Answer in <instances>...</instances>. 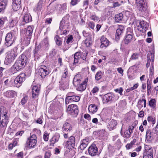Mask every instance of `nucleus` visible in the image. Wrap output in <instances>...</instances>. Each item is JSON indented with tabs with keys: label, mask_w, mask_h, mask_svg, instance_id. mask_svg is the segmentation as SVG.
Returning a JSON list of instances; mask_svg holds the SVG:
<instances>
[{
	"label": "nucleus",
	"mask_w": 158,
	"mask_h": 158,
	"mask_svg": "<svg viewBox=\"0 0 158 158\" xmlns=\"http://www.w3.org/2000/svg\"><path fill=\"white\" fill-rule=\"evenodd\" d=\"M28 61L27 57L24 54L20 56L16 61L13 65L14 69L18 71L26 65Z\"/></svg>",
	"instance_id": "1"
},
{
	"label": "nucleus",
	"mask_w": 158,
	"mask_h": 158,
	"mask_svg": "<svg viewBox=\"0 0 158 158\" xmlns=\"http://www.w3.org/2000/svg\"><path fill=\"white\" fill-rule=\"evenodd\" d=\"M3 107L0 108V127H6L8 122V116L7 112Z\"/></svg>",
	"instance_id": "2"
},
{
	"label": "nucleus",
	"mask_w": 158,
	"mask_h": 158,
	"mask_svg": "<svg viewBox=\"0 0 158 158\" xmlns=\"http://www.w3.org/2000/svg\"><path fill=\"white\" fill-rule=\"evenodd\" d=\"M66 111L68 114L73 117H76L79 112L77 106L74 104L69 105L66 109Z\"/></svg>",
	"instance_id": "3"
},
{
	"label": "nucleus",
	"mask_w": 158,
	"mask_h": 158,
	"mask_svg": "<svg viewBox=\"0 0 158 158\" xmlns=\"http://www.w3.org/2000/svg\"><path fill=\"white\" fill-rule=\"evenodd\" d=\"M115 95L112 93H108L102 96V98L103 103L106 104L108 103H112L114 101L117 100L119 98L118 96L116 98H114Z\"/></svg>",
	"instance_id": "4"
},
{
	"label": "nucleus",
	"mask_w": 158,
	"mask_h": 158,
	"mask_svg": "<svg viewBox=\"0 0 158 158\" xmlns=\"http://www.w3.org/2000/svg\"><path fill=\"white\" fill-rule=\"evenodd\" d=\"M26 75L24 73L20 74L18 76L14 81V85L17 87H19L21 85L22 83L26 79Z\"/></svg>",
	"instance_id": "5"
},
{
	"label": "nucleus",
	"mask_w": 158,
	"mask_h": 158,
	"mask_svg": "<svg viewBox=\"0 0 158 158\" xmlns=\"http://www.w3.org/2000/svg\"><path fill=\"white\" fill-rule=\"evenodd\" d=\"M146 0H136L137 7L141 12L145 11L147 9V6L145 1Z\"/></svg>",
	"instance_id": "6"
},
{
	"label": "nucleus",
	"mask_w": 158,
	"mask_h": 158,
	"mask_svg": "<svg viewBox=\"0 0 158 158\" xmlns=\"http://www.w3.org/2000/svg\"><path fill=\"white\" fill-rule=\"evenodd\" d=\"M88 153L92 157L98 156L100 152L98 151V149L96 146L94 144H92L88 148Z\"/></svg>",
	"instance_id": "7"
},
{
	"label": "nucleus",
	"mask_w": 158,
	"mask_h": 158,
	"mask_svg": "<svg viewBox=\"0 0 158 158\" xmlns=\"http://www.w3.org/2000/svg\"><path fill=\"white\" fill-rule=\"evenodd\" d=\"M37 137L35 135H32L30 137L28 138L27 141V146L30 148H33L37 143Z\"/></svg>",
	"instance_id": "8"
},
{
	"label": "nucleus",
	"mask_w": 158,
	"mask_h": 158,
	"mask_svg": "<svg viewBox=\"0 0 158 158\" xmlns=\"http://www.w3.org/2000/svg\"><path fill=\"white\" fill-rule=\"evenodd\" d=\"M50 73V71L45 66L42 65L39 69L38 74L42 78H44Z\"/></svg>",
	"instance_id": "9"
},
{
	"label": "nucleus",
	"mask_w": 158,
	"mask_h": 158,
	"mask_svg": "<svg viewBox=\"0 0 158 158\" xmlns=\"http://www.w3.org/2000/svg\"><path fill=\"white\" fill-rule=\"evenodd\" d=\"M148 24L146 21L142 20L140 21L139 25L138 26L137 28L139 31L144 33L147 30V28H148Z\"/></svg>",
	"instance_id": "10"
},
{
	"label": "nucleus",
	"mask_w": 158,
	"mask_h": 158,
	"mask_svg": "<svg viewBox=\"0 0 158 158\" xmlns=\"http://www.w3.org/2000/svg\"><path fill=\"white\" fill-rule=\"evenodd\" d=\"M75 139L73 136H71L68 140L66 142L65 147L67 149L70 148L71 147L74 148L75 144Z\"/></svg>",
	"instance_id": "11"
},
{
	"label": "nucleus",
	"mask_w": 158,
	"mask_h": 158,
	"mask_svg": "<svg viewBox=\"0 0 158 158\" xmlns=\"http://www.w3.org/2000/svg\"><path fill=\"white\" fill-rule=\"evenodd\" d=\"M12 36L10 34L7 33L5 38V44L7 47L11 46L14 43V40Z\"/></svg>",
	"instance_id": "12"
},
{
	"label": "nucleus",
	"mask_w": 158,
	"mask_h": 158,
	"mask_svg": "<svg viewBox=\"0 0 158 158\" xmlns=\"http://www.w3.org/2000/svg\"><path fill=\"white\" fill-rule=\"evenodd\" d=\"M59 83H60L59 88L60 90H64L69 88V81L63 80H61Z\"/></svg>",
	"instance_id": "13"
},
{
	"label": "nucleus",
	"mask_w": 158,
	"mask_h": 158,
	"mask_svg": "<svg viewBox=\"0 0 158 158\" xmlns=\"http://www.w3.org/2000/svg\"><path fill=\"white\" fill-rule=\"evenodd\" d=\"M40 92V88L38 86L35 85L32 88V98H37L38 97Z\"/></svg>",
	"instance_id": "14"
},
{
	"label": "nucleus",
	"mask_w": 158,
	"mask_h": 158,
	"mask_svg": "<svg viewBox=\"0 0 158 158\" xmlns=\"http://www.w3.org/2000/svg\"><path fill=\"white\" fill-rule=\"evenodd\" d=\"M88 81V79H85L82 82L78 85L77 88V90L80 91H84L86 88V84Z\"/></svg>",
	"instance_id": "15"
},
{
	"label": "nucleus",
	"mask_w": 158,
	"mask_h": 158,
	"mask_svg": "<svg viewBox=\"0 0 158 158\" xmlns=\"http://www.w3.org/2000/svg\"><path fill=\"white\" fill-rule=\"evenodd\" d=\"M72 129L71 125L69 123L65 122L62 127L63 132H67L68 133L70 132Z\"/></svg>",
	"instance_id": "16"
},
{
	"label": "nucleus",
	"mask_w": 158,
	"mask_h": 158,
	"mask_svg": "<svg viewBox=\"0 0 158 158\" xmlns=\"http://www.w3.org/2000/svg\"><path fill=\"white\" fill-rule=\"evenodd\" d=\"M100 40L101 42L100 47L101 48H106L109 45V41L104 36L102 37Z\"/></svg>",
	"instance_id": "17"
},
{
	"label": "nucleus",
	"mask_w": 158,
	"mask_h": 158,
	"mask_svg": "<svg viewBox=\"0 0 158 158\" xmlns=\"http://www.w3.org/2000/svg\"><path fill=\"white\" fill-rule=\"evenodd\" d=\"M18 48L17 47H15L13 49L8 52L7 54L15 59L18 54Z\"/></svg>",
	"instance_id": "18"
},
{
	"label": "nucleus",
	"mask_w": 158,
	"mask_h": 158,
	"mask_svg": "<svg viewBox=\"0 0 158 158\" xmlns=\"http://www.w3.org/2000/svg\"><path fill=\"white\" fill-rule=\"evenodd\" d=\"M117 124L116 121L112 119L108 123L107 127L109 130L111 131L114 129Z\"/></svg>",
	"instance_id": "19"
},
{
	"label": "nucleus",
	"mask_w": 158,
	"mask_h": 158,
	"mask_svg": "<svg viewBox=\"0 0 158 158\" xmlns=\"http://www.w3.org/2000/svg\"><path fill=\"white\" fill-rule=\"evenodd\" d=\"M43 2V0H40L34 9V11L38 14L42 10Z\"/></svg>",
	"instance_id": "20"
},
{
	"label": "nucleus",
	"mask_w": 158,
	"mask_h": 158,
	"mask_svg": "<svg viewBox=\"0 0 158 158\" xmlns=\"http://www.w3.org/2000/svg\"><path fill=\"white\" fill-rule=\"evenodd\" d=\"M80 52H77L74 54V61L73 63V65H75L78 63H80L81 62V56L80 55Z\"/></svg>",
	"instance_id": "21"
},
{
	"label": "nucleus",
	"mask_w": 158,
	"mask_h": 158,
	"mask_svg": "<svg viewBox=\"0 0 158 158\" xmlns=\"http://www.w3.org/2000/svg\"><path fill=\"white\" fill-rule=\"evenodd\" d=\"M81 78L80 74H77L74 77L73 81V84L74 86L77 87L78 85L80 84Z\"/></svg>",
	"instance_id": "22"
},
{
	"label": "nucleus",
	"mask_w": 158,
	"mask_h": 158,
	"mask_svg": "<svg viewBox=\"0 0 158 158\" xmlns=\"http://www.w3.org/2000/svg\"><path fill=\"white\" fill-rule=\"evenodd\" d=\"M60 135L58 133L56 134L50 140V146H53L54 144L59 140Z\"/></svg>",
	"instance_id": "23"
},
{
	"label": "nucleus",
	"mask_w": 158,
	"mask_h": 158,
	"mask_svg": "<svg viewBox=\"0 0 158 158\" xmlns=\"http://www.w3.org/2000/svg\"><path fill=\"white\" fill-rule=\"evenodd\" d=\"M81 143L80 148L81 150H83L88 145L89 143V140L88 139H84L81 140Z\"/></svg>",
	"instance_id": "24"
},
{
	"label": "nucleus",
	"mask_w": 158,
	"mask_h": 158,
	"mask_svg": "<svg viewBox=\"0 0 158 158\" xmlns=\"http://www.w3.org/2000/svg\"><path fill=\"white\" fill-rule=\"evenodd\" d=\"M15 60L13 57L7 54L5 58L4 64L6 65H8L12 63Z\"/></svg>",
	"instance_id": "25"
},
{
	"label": "nucleus",
	"mask_w": 158,
	"mask_h": 158,
	"mask_svg": "<svg viewBox=\"0 0 158 158\" xmlns=\"http://www.w3.org/2000/svg\"><path fill=\"white\" fill-rule=\"evenodd\" d=\"M153 132L150 130H147L146 132V139L148 141H151L153 139Z\"/></svg>",
	"instance_id": "26"
},
{
	"label": "nucleus",
	"mask_w": 158,
	"mask_h": 158,
	"mask_svg": "<svg viewBox=\"0 0 158 158\" xmlns=\"http://www.w3.org/2000/svg\"><path fill=\"white\" fill-rule=\"evenodd\" d=\"M144 149V152L149 154L153 156V149L151 146L149 145H146L145 146Z\"/></svg>",
	"instance_id": "27"
},
{
	"label": "nucleus",
	"mask_w": 158,
	"mask_h": 158,
	"mask_svg": "<svg viewBox=\"0 0 158 158\" xmlns=\"http://www.w3.org/2000/svg\"><path fill=\"white\" fill-rule=\"evenodd\" d=\"M98 107L95 104H91L88 107V110L90 112L92 113H95L98 110Z\"/></svg>",
	"instance_id": "28"
},
{
	"label": "nucleus",
	"mask_w": 158,
	"mask_h": 158,
	"mask_svg": "<svg viewBox=\"0 0 158 158\" xmlns=\"http://www.w3.org/2000/svg\"><path fill=\"white\" fill-rule=\"evenodd\" d=\"M69 75L68 74V69L67 68H65L63 73L61 79L63 80H68L69 81Z\"/></svg>",
	"instance_id": "29"
},
{
	"label": "nucleus",
	"mask_w": 158,
	"mask_h": 158,
	"mask_svg": "<svg viewBox=\"0 0 158 158\" xmlns=\"http://www.w3.org/2000/svg\"><path fill=\"white\" fill-rule=\"evenodd\" d=\"M31 38V37L25 35L22 41V44L26 46H27L30 42Z\"/></svg>",
	"instance_id": "30"
},
{
	"label": "nucleus",
	"mask_w": 158,
	"mask_h": 158,
	"mask_svg": "<svg viewBox=\"0 0 158 158\" xmlns=\"http://www.w3.org/2000/svg\"><path fill=\"white\" fill-rule=\"evenodd\" d=\"M113 11L111 10L110 7H107L104 10L103 15L106 17H108L109 16L112 15Z\"/></svg>",
	"instance_id": "31"
},
{
	"label": "nucleus",
	"mask_w": 158,
	"mask_h": 158,
	"mask_svg": "<svg viewBox=\"0 0 158 158\" xmlns=\"http://www.w3.org/2000/svg\"><path fill=\"white\" fill-rule=\"evenodd\" d=\"M123 18V15L122 13L116 14L114 17V21L116 23H119L122 20Z\"/></svg>",
	"instance_id": "32"
},
{
	"label": "nucleus",
	"mask_w": 158,
	"mask_h": 158,
	"mask_svg": "<svg viewBox=\"0 0 158 158\" xmlns=\"http://www.w3.org/2000/svg\"><path fill=\"white\" fill-rule=\"evenodd\" d=\"M32 18L29 14H25L23 18V21L26 23H27L31 21Z\"/></svg>",
	"instance_id": "33"
},
{
	"label": "nucleus",
	"mask_w": 158,
	"mask_h": 158,
	"mask_svg": "<svg viewBox=\"0 0 158 158\" xmlns=\"http://www.w3.org/2000/svg\"><path fill=\"white\" fill-rule=\"evenodd\" d=\"M54 40L56 44L58 46H60L62 43V39L57 35H56L54 37Z\"/></svg>",
	"instance_id": "34"
},
{
	"label": "nucleus",
	"mask_w": 158,
	"mask_h": 158,
	"mask_svg": "<svg viewBox=\"0 0 158 158\" xmlns=\"http://www.w3.org/2000/svg\"><path fill=\"white\" fill-rule=\"evenodd\" d=\"M40 45V47L43 48H47L48 46V41L47 38H45L41 42Z\"/></svg>",
	"instance_id": "35"
},
{
	"label": "nucleus",
	"mask_w": 158,
	"mask_h": 158,
	"mask_svg": "<svg viewBox=\"0 0 158 158\" xmlns=\"http://www.w3.org/2000/svg\"><path fill=\"white\" fill-rule=\"evenodd\" d=\"M33 31V29L30 26L27 27L26 28L25 35L31 37Z\"/></svg>",
	"instance_id": "36"
},
{
	"label": "nucleus",
	"mask_w": 158,
	"mask_h": 158,
	"mask_svg": "<svg viewBox=\"0 0 158 158\" xmlns=\"http://www.w3.org/2000/svg\"><path fill=\"white\" fill-rule=\"evenodd\" d=\"M133 38V36H125V38L124 40V42L126 44H128L132 41Z\"/></svg>",
	"instance_id": "37"
},
{
	"label": "nucleus",
	"mask_w": 158,
	"mask_h": 158,
	"mask_svg": "<svg viewBox=\"0 0 158 158\" xmlns=\"http://www.w3.org/2000/svg\"><path fill=\"white\" fill-rule=\"evenodd\" d=\"M104 73L101 71H98L96 73L95 78L96 81L100 80L102 77Z\"/></svg>",
	"instance_id": "38"
},
{
	"label": "nucleus",
	"mask_w": 158,
	"mask_h": 158,
	"mask_svg": "<svg viewBox=\"0 0 158 158\" xmlns=\"http://www.w3.org/2000/svg\"><path fill=\"white\" fill-rule=\"evenodd\" d=\"M123 32V29H118L116 31L115 34L116 39H119Z\"/></svg>",
	"instance_id": "39"
},
{
	"label": "nucleus",
	"mask_w": 158,
	"mask_h": 158,
	"mask_svg": "<svg viewBox=\"0 0 158 158\" xmlns=\"http://www.w3.org/2000/svg\"><path fill=\"white\" fill-rule=\"evenodd\" d=\"M7 3V0H2L0 2V7L2 8L4 10L6 7Z\"/></svg>",
	"instance_id": "40"
},
{
	"label": "nucleus",
	"mask_w": 158,
	"mask_h": 158,
	"mask_svg": "<svg viewBox=\"0 0 158 158\" xmlns=\"http://www.w3.org/2000/svg\"><path fill=\"white\" fill-rule=\"evenodd\" d=\"M120 133L121 135L124 137L126 138H129L131 136V134L129 133L128 130H126L124 132V135L122 133V128L121 129Z\"/></svg>",
	"instance_id": "41"
},
{
	"label": "nucleus",
	"mask_w": 158,
	"mask_h": 158,
	"mask_svg": "<svg viewBox=\"0 0 158 158\" xmlns=\"http://www.w3.org/2000/svg\"><path fill=\"white\" fill-rule=\"evenodd\" d=\"M133 33L132 29L131 27H128L127 29L126 35L127 36H133Z\"/></svg>",
	"instance_id": "42"
},
{
	"label": "nucleus",
	"mask_w": 158,
	"mask_h": 158,
	"mask_svg": "<svg viewBox=\"0 0 158 158\" xmlns=\"http://www.w3.org/2000/svg\"><path fill=\"white\" fill-rule=\"evenodd\" d=\"M156 102L155 100L154 99H152L149 102L148 105L150 107L154 108L156 106Z\"/></svg>",
	"instance_id": "43"
},
{
	"label": "nucleus",
	"mask_w": 158,
	"mask_h": 158,
	"mask_svg": "<svg viewBox=\"0 0 158 158\" xmlns=\"http://www.w3.org/2000/svg\"><path fill=\"white\" fill-rule=\"evenodd\" d=\"M80 97L77 95L76 94L73 97H72L70 99L72 102H78L80 100Z\"/></svg>",
	"instance_id": "44"
},
{
	"label": "nucleus",
	"mask_w": 158,
	"mask_h": 158,
	"mask_svg": "<svg viewBox=\"0 0 158 158\" xmlns=\"http://www.w3.org/2000/svg\"><path fill=\"white\" fill-rule=\"evenodd\" d=\"M154 75V67L152 65V66L150 68V74L149 78L150 79L152 80V78H153Z\"/></svg>",
	"instance_id": "45"
},
{
	"label": "nucleus",
	"mask_w": 158,
	"mask_h": 158,
	"mask_svg": "<svg viewBox=\"0 0 158 158\" xmlns=\"http://www.w3.org/2000/svg\"><path fill=\"white\" fill-rule=\"evenodd\" d=\"M20 4L19 3H15L14 2H13L12 5L13 9L15 10H17L20 8Z\"/></svg>",
	"instance_id": "46"
},
{
	"label": "nucleus",
	"mask_w": 158,
	"mask_h": 158,
	"mask_svg": "<svg viewBox=\"0 0 158 158\" xmlns=\"http://www.w3.org/2000/svg\"><path fill=\"white\" fill-rule=\"evenodd\" d=\"M87 55V53L86 52L81 53L80 52V55L81 56V59L85 60V61H86V56Z\"/></svg>",
	"instance_id": "47"
},
{
	"label": "nucleus",
	"mask_w": 158,
	"mask_h": 158,
	"mask_svg": "<svg viewBox=\"0 0 158 158\" xmlns=\"http://www.w3.org/2000/svg\"><path fill=\"white\" fill-rule=\"evenodd\" d=\"M89 5V0H85L83 2V8L84 9H86L88 6Z\"/></svg>",
	"instance_id": "48"
},
{
	"label": "nucleus",
	"mask_w": 158,
	"mask_h": 158,
	"mask_svg": "<svg viewBox=\"0 0 158 158\" xmlns=\"http://www.w3.org/2000/svg\"><path fill=\"white\" fill-rule=\"evenodd\" d=\"M17 31L18 29L17 28L15 27L14 28L13 30H11L8 33L9 34H10V35H11L12 36H14L17 34Z\"/></svg>",
	"instance_id": "49"
},
{
	"label": "nucleus",
	"mask_w": 158,
	"mask_h": 158,
	"mask_svg": "<svg viewBox=\"0 0 158 158\" xmlns=\"http://www.w3.org/2000/svg\"><path fill=\"white\" fill-rule=\"evenodd\" d=\"M139 55L138 54L134 53H133L131 56V57L129 61H130L131 60H136L138 58Z\"/></svg>",
	"instance_id": "50"
},
{
	"label": "nucleus",
	"mask_w": 158,
	"mask_h": 158,
	"mask_svg": "<svg viewBox=\"0 0 158 158\" xmlns=\"http://www.w3.org/2000/svg\"><path fill=\"white\" fill-rule=\"evenodd\" d=\"M8 93L9 97L11 98L14 97L16 96V93L14 91H10Z\"/></svg>",
	"instance_id": "51"
},
{
	"label": "nucleus",
	"mask_w": 158,
	"mask_h": 158,
	"mask_svg": "<svg viewBox=\"0 0 158 158\" xmlns=\"http://www.w3.org/2000/svg\"><path fill=\"white\" fill-rule=\"evenodd\" d=\"M85 43L87 47H89L92 44V41L89 39H86L85 41Z\"/></svg>",
	"instance_id": "52"
},
{
	"label": "nucleus",
	"mask_w": 158,
	"mask_h": 158,
	"mask_svg": "<svg viewBox=\"0 0 158 158\" xmlns=\"http://www.w3.org/2000/svg\"><path fill=\"white\" fill-rule=\"evenodd\" d=\"M114 91L116 92L119 94L121 95H123V89L122 87H120L119 88H117L115 89Z\"/></svg>",
	"instance_id": "53"
},
{
	"label": "nucleus",
	"mask_w": 158,
	"mask_h": 158,
	"mask_svg": "<svg viewBox=\"0 0 158 158\" xmlns=\"http://www.w3.org/2000/svg\"><path fill=\"white\" fill-rule=\"evenodd\" d=\"M65 20L62 19L61 22H60V30H62L64 28V26H65Z\"/></svg>",
	"instance_id": "54"
},
{
	"label": "nucleus",
	"mask_w": 158,
	"mask_h": 158,
	"mask_svg": "<svg viewBox=\"0 0 158 158\" xmlns=\"http://www.w3.org/2000/svg\"><path fill=\"white\" fill-rule=\"evenodd\" d=\"M7 19L6 17L0 18V27H2L4 23V22Z\"/></svg>",
	"instance_id": "55"
},
{
	"label": "nucleus",
	"mask_w": 158,
	"mask_h": 158,
	"mask_svg": "<svg viewBox=\"0 0 158 158\" xmlns=\"http://www.w3.org/2000/svg\"><path fill=\"white\" fill-rule=\"evenodd\" d=\"M73 40V35H71L68 37L66 41V43L69 44L70 43H72Z\"/></svg>",
	"instance_id": "56"
},
{
	"label": "nucleus",
	"mask_w": 158,
	"mask_h": 158,
	"mask_svg": "<svg viewBox=\"0 0 158 158\" xmlns=\"http://www.w3.org/2000/svg\"><path fill=\"white\" fill-rule=\"evenodd\" d=\"M28 99V97L27 96H25L23 97L22 99L21 103L22 105H23L24 104L27 102Z\"/></svg>",
	"instance_id": "57"
},
{
	"label": "nucleus",
	"mask_w": 158,
	"mask_h": 158,
	"mask_svg": "<svg viewBox=\"0 0 158 158\" xmlns=\"http://www.w3.org/2000/svg\"><path fill=\"white\" fill-rule=\"evenodd\" d=\"M51 155V152L48 150L45 152L44 156V158H50Z\"/></svg>",
	"instance_id": "58"
},
{
	"label": "nucleus",
	"mask_w": 158,
	"mask_h": 158,
	"mask_svg": "<svg viewBox=\"0 0 158 158\" xmlns=\"http://www.w3.org/2000/svg\"><path fill=\"white\" fill-rule=\"evenodd\" d=\"M40 48L41 47L40 45H39V46H35V49H34V50L33 51V52L35 55H36L37 54L38 52L39 51V50Z\"/></svg>",
	"instance_id": "59"
},
{
	"label": "nucleus",
	"mask_w": 158,
	"mask_h": 158,
	"mask_svg": "<svg viewBox=\"0 0 158 158\" xmlns=\"http://www.w3.org/2000/svg\"><path fill=\"white\" fill-rule=\"evenodd\" d=\"M76 94L73 92H69L66 95V97L70 99L72 97H73Z\"/></svg>",
	"instance_id": "60"
},
{
	"label": "nucleus",
	"mask_w": 158,
	"mask_h": 158,
	"mask_svg": "<svg viewBox=\"0 0 158 158\" xmlns=\"http://www.w3.org/2000/svg\"><path fill=\"white\" fill-rule=\"evenodd\" d=\"M143 158H153V156L144 152Z\"/></svg>",
	"instance_id": "61"
},
{
	"label": "nucleus",
	"mask_w": 158,
	"mask_h": 158,
	"mask_svg": "<svg viewBox=\"0 0 158 158\" xmlns=\"http://www.w3.org/2000/svg\"><path fill=\"white\" fill-rule=\"evenodd\" d=\"M79 2L80 0H71L70 4L73 6H74L77 4Z\"/></svg>",
	"instance_id": "62"
},
{
	"label": "nucleus",
	"mask_w": 158,
	"mask_h": 158,
	"mask_svg": "<svg viewBox=\"0 0 158 158\" xmlns=\"http://www.w3.org/2000/svg\"><path fill=\"white\" fill-rule=\"evenodd\" d=\"M88 24V27L89 28L92 29H94L95 25L94 23L92 22H89L88 23H87Z\"/></svg>",
	"instance_id": "63"
},
{
	"label": "nucleus",
	"mask_w": 158,
	"mask_h": 158,
	"mask_svg": "<svg viewBox=\"0 0 158 158\" xmlns=\"http://www.w3.org/2000/svg\"><path fill=\"white\" fill-rule=\"evenodd\" d=\"M99 90V88L97 86L94 87L91 91V92L93 94H95L97 93Z\"/></svg>",
	"instance_id": "64"
}]
</instances>
